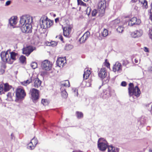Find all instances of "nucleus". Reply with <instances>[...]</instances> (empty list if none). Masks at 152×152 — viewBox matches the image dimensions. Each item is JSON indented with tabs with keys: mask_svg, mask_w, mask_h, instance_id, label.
<instances>
[{
	"mask_svg": "<svg viewBox=\"0 0 152 152\" xmlns=\"http://www.w3.org/2000/svg\"><path fill=\"white\" fill-rule=\"evenodd\" d=\"M32 22L33 19L31 16L29 15L22 16L20 21V26L21 27L22 32L26 33L31 32Z\"/></svg>",
	"mask_w": 152,
	"mask_h": 152,
	"instance_id": "f257e3e1",
	"label": "nucleus"
},
{
	"mask_svg": "<svg viewBox=\"0 0 152 152\" xmlns=\"http://www.w3.org/2000/svg\"><path fill=\"white\" fill-rule=\"evenodd\" d=\"M40 25L41 28L46 29L50 27L53 23V21L49 19L45 16H43L40 18Z\"/></svg>",
	"mask_w": 152,
	"mask_h": 152,
	"instance_id": "f03ea898",
	"label": "nucleus"
},
{
	"mask_svg": "<svg viewBox=\"0 0 152 152\" xmlns=\"http://www.w3.org/2000/svg\"><path fill=\"white\" fill-rule=\"evenodd\" d=\"M128 90L130 96L134 95L137 97H139L141 93L140 89L138 86H136L134 88L133 84L132 83H130L129 84Z\"/></svg>",
	"mask_w": 152,
	"mask_h": 152,
	"instance_id": "7ed1b4c3",
	"label": "nucleus"
},
{
	"mask_svg": "<svg viewBox=\"0 0 152 152\" xmlns=\"http://www.w3.org/2000/svg\"><path fill=\"white\" fill-rule=\"evenodd\" d=\"M26 96L24 90L21 88H18L16 90V99L15 101L17 102L19 100L23 99Z\"/></svg>",
	"mask_w": 152,
	"mask_h": 152,
	"instance_id": "20e7f679",
	"label": "nucleus"
},
{
	"mask_svg": "<svg viewBox=\"0 0 152 152\" xmlns=\"http://www.w3.org/2000/svg\"><path fill=\"white\" fill-rule=\"evenodd\" d=\"M98 146L99 149L102 151H105L109 146L107 142L103 138H99L98 141Z\"/></svg>",
	"mask_w": 152,
	"mask_h": 152,
	"instance_id": "39448f33",
	"label": "nucleus"
},
{
	"mask_svg": "<svg viewBox=\"0 0 152 152\" xmlns=\"http://www.w3.org/2000/svg\"><path fill=\"white\" fill-rule=\"evenodd\" d=\"M9 52V50H8L6 52H2L1 53L0 56L2 60L4 62H7L9 64H11L12 63L13 61H10L9 54L8 53Z\"/></svg>",
	"mask_w": 152,
	"mask_h": 152,
	"instance_id": "423d86ee",
	"label": "nucleus"
},
{
	"mask_svg": "<svg viewBox=\"0 0 152 152\" xmlns=\"http://www.w3.org/2000/svg\"><path fill=\"white\" fill-rule=\"evenodd\" d=\"M31 93V99L34 102L37 101L39 97V91L38 90L33 88L30 91Z\"/></svg>",
	"mask_w": 152,
	"mask_h": 152,
	"instance_id": "0eeeda50",
	"label": "nucleus"
},
{
	"mask_svg": "<svg viewBox=\"0 0 152 152\" xmlns=\"http://www.w3.org/2000/svg\"><path fill=\"white\" fill-rule=\"evenodd\" d=\"M99 11L101 13L103 14L104 13L106 7V1L105 0H101L98 4Z\"/></svg>",
	"mask_w": 152,
	"mask_h": 152,
	"instance_id": "6e6552de",
	"label": "nucleus"
},
{
	"mask_svg": "<svg viewBox=\"0 0 152 152\" xmlns=\"http://www.w3.org/2000/svg\"><path fill=\"white\" fill-rule=\"evenodd\" d=\"M42 67L44 70H49L52 68V64L50 61L45 60L42 63Z\"/></svg>",
	"mask_w": 152,
	"mask_h": 152,
	"instance_id": "1a4fd4ad",
	"label": "nucleus"
},
{
	"mask_svg": "<svg viewBox=\"0 0 152 152\" xmlns=\"http://www.w3.org/2000/svg\"><path fill=\"white\" fill-rule=\"evenodd\" d=\"M122 66L120 63L118 61L115 62L114 65L113 70L115 72H117V73H120L122 71Z\"/></svg>",
	"mask_w": 152,
	"mask_h": 152,
	"instance_id": "9d476101",
	"label": "nucleus"
},
{
	"mask_svg": "<svg viewBox=\"0 0 152 152\" xmlns=\"http://www.w3.org/2000/svg\"><path fill=\"white\" fill-rule=\"evenodd\" d=\"M107 73L106 69L102 68L100 70L98 73V76L102 80L104 79V80H107Z\"/></svg>",
	"mask_w": 152,
	"mask_h": 152,
	"instance_id": "9b49d317",
	"label": "nucleus"
},
{
	"mask_svg": "<svg viewBox=\"0 0 152 152\" xmlns=\"http://www.w3.org/2000/svg\"><path fill=\"white\" fill-rule=\"evenodd\" d=\"M36 48L35 47L29 46L23 48V54H25L26 56H28Z\"/></svg>",
	"mask_w": 152,
	"mask_h": 152,
	"instance_id": "f8f14e48",
	"label": "nucleus"
},
{
	"mask_svg": "<svg viewBox=\"0 0 152 152\" xmlns=\"http://www.w3.org/2000/svg\"><path fill=\"white\" fill-rule=\"evenodd\" d=\"M143 34L142 31L140 29H137L131 34V37L134 38H137L140 37Z\"/></svg>",
	"mask_w": 152,
	"mask_h": 152,
	"instance_id": "ddd939ff",
	"label": "nucleus"
},
{
	"mask_svg": "<svg viewBox=\"0 0 152 152\" xmlns=\"http://www.w3.org/2000/svg\"><path fill=\"white\" fill-rule=\"evenodd\" d=\"M141 23V20L139 19H137L136 17H133L132 18L129 23V25L132 26L134 25H139Z\"/></svg>",
	"mask_w": 152,
	"mask_h": 152,
	"instance_id": "4468645a",
	"label": "nucleus"
},
{
	"mask_svg": "<svg viewBox=\"0 0 152 152\" xmlns=\"http://www.w3.org/2000/svg\"><path fill=\"white\" fill-rule=\"evenodd\" d=\"M71 29L72 27L70 26L64 28L63 29L64 36L66 37H69L71 32Z\"/></svg>",
	"mask_w": 152,
	"mask_h": 152,
	"instance_id": "2eb2a0df",
	"label": "nucleus"
},
{
	"mask_svg": "<svg viewBox=\"0 0 152 152\" xmlns=\"http://www.w3.org/2000/svg\"><path fill=\"white\" fill-rule=\"evenodd\" d=\"M90 36L89 32L85 33L84 35L79 39V42L80 43H84Z\"/></svg>",
	"mask_w": 152,
	"mask_h": 152,
	"instance_id": "dca6fc26",
	"label": "nucleus"
},
{
	"mask_svg": "<svg viewBox=\"0 0 152 152\" xmlns=\"http://www.w3.org/2000/svg\"><path fill=\"white\" fill-rule=\"evenodd\" d=\"M33 81L34 86L35 88H38L41 86L42 82L38 78L34 79Z\"/></svg>",
	"mask_w": 152,
	"mask_h": 152,
	"instance_id": "f3484780",
	"label": "nucleus"
},
{
	"mask_svg": "<svg viewBox=\"0 0 152 152\" xmlns=\"http://www.w3.org/2000/svg\"><path fill=\"white\" fill-rule=\"evenodd\" d=\"M104 94L107 95V96H105V95H103L102 98L104 99H107L111 96L110 91L109 89H108L107 90H104L103 91Z\"/></svg>",
	"mask_w": 152,
	"mask_h": 152,
	"instance_id": "a211bd4d",
	"label": "nucleus"
},
{
	"mask_svg": "<svg viewBox=\"0 0 152 152\" xmlns=\"http://www.w3.org/2000/svg\"><path fill=\"white\" fill-rule=\"evenodd\" d=\"M61 96L64 98H66L68 96V94L67 93L65 88L62 87L61 88Z\"/></svg>",
	"mask_w": 152,
	"mask_h": 152,
	"instance_id": "6ab92c4d",
	"label": "nucleus"
},
{
	"mask_svg": "<svg viewBox=\"0 0 152 152\" xmlns=\"http://www.w3.org/2000/svg\"><path fill=\"white\" fill-rule=\"evenodd\" d=\"M91 71L87 69H85L84 73L83 75V78L84 79H87L88 77L91 74Z\"/></svg>",
	"mask_w": 152,
	"mask_h": 152,
	"instance_id": "aec40b11",
	"label": "nucleus"
},
{
	"mask_svg": "<svg viewBox=\"0 0 152 152\" xmlns=\"http://www.w3.org/2000/svg\"><path fill=\"white\" fill-rule=\"evenodd\" d=\"M9 23L11 26H14L17 23V18L12 17L9 20Z\"/></svg>",
	"mask_w": 152,
	"mask_h": 152,
	"instance_id": "412c9836",
	"label": "nucleus"
},
{
	"mask_svg": "<svg viewBox=\"0 0 152 152\" xmlns=\"http://www.w3.org/2000/svg\"><path fill=\"white\" fill-rule=\"evenodd\" d=\"M118 149L112 146H109L108 147V152H118Z\"/></svg>",
	"mask_w": 152,
	"mask_h": 152,
	"instance_id": "4be33fe9",
	"label": "nucleus"
},
{
	"mask_svg": "<svg viewBox=\"0 0 152 152\" xmlns=\"http://www.w3.org/2000/svg\"><path fill=\"white\" fill-rule=\"evenodd\" d=\"M56 65L60 67L61 66H63L64 64L63 59L61 58H58L56 61Z\"/></svg>",
	"mask_w": 152,
	"mask_h": 152,
	"instance_id": "5701e85b",
	"label": "nucleus"
},
{
	"mask_svg": "<svg viewBox=\"0 0 152 152\" xmlns=\"http://www.w3.org/2000/svg\"><path fill=\"white\" fill-rule=\"evenodd\" d=\"M3 93H4V91L6 92L9 91L11 88L12 86L8 85V83H5L4 84V86L3 87Z\"/></svg>",
	"mask_w": 152,
	"mask_h": 152,
	"instance_id": "b1692460",
	"label": "nucleus"
},
{
	"mask_svg": "<svg viewBox=\"0 0 152 152\" xmlns=\"http://www.w3.org/2000/svg\"><path fill=\"white\" fill-rule=\"evenodd\" d=\"M10 61H13L16 60L15 57L17 55V54L15 53L12 52H10Z\"/></svg>",
	"mask_w": 152,
	"mask_h": 152,
	"instance_id": "393cba45",
	"label": "nucleus"
},
{
	"mask_svg": "<svg viewBox=\"0 0 152 152\" xmlns=\"http://www.w3.org/2000/svg\"><path fill=\"white\" fill-rule=\"evenodd\" d=\"M69 82L68 80H65L61 85V88L62 87L64 88V87H69Z\"/></svg>",
	"mask_w": 152,
	"mask_h": 152,
	"instance_id": "a878e982",
	"label": "nucleus"
},
{
	"mask_svg": "<svg viewBox=\"0 0 152 152\" xmlns=\"http://www.w3.org/2000/svg\"><path fill=\"white\" fill-rule=\"evenodd\" d=\"M32 81V80L31 79L27 80L26 81H24L21 82V84L23 85L24 86H26L29 84Z\"/></svg>",
	"mask_w": 152,
	"mask_h": 152,
	"instance_id": "bb28decb",
	"label": "nucleus"
},
{
	"mask_svg": "<svg viewBox=\"0 0 152 152\" xmlns=\"http://www.w3.org/2000/svg\"><path fill=\"white\" fill-rule=\"evenodd\" d=\"M35 146H34L33 143L31 142L28 145L27 148L28 149L30 150H32L34 149L35 147Z\"/></svg>",
	"mask_w": 152,
	"mask_h": 152,
	"instance_id": "cd10ccee",
	"label": "nucleus"
},
{
	"mask_svg": "<svg viewBox=\"0 0 152 152\" xmlns=\"http://www.w3.org/2000/svg\"><path fill=\"white\" fill-rule=\"evenodd\" d=\"M73 48V46L72 45L69 44H66L65 47V49L66 50H69L72 49Z\"/></svg>",
	"mask_w": 152,
	"mask_h": 152,
	"instance_id": "c85d7f7f",
	"label": "nucleus"
},
{
	"mask_svg": "<svg viewBox=\"0 0 152 152\" xmlns=\"http://www.w3.org/2000/svg\"><path fill=\"white\" fill-rule=\"evenodd\" d=\"M141 3L143 4V6L144 8L146 9L148 8V2L146 0H144L141 2Z\"/></svg>",
	"mask_w": 152,
	"mask_h": 152,
	"instance_id": "c756f323",
	"label": "nucleus"
},
{
	"mask_svg": "<svg viewBox=\"0 0 152 152\" xmlns=\"http://www.w3.org/2000/svg\"><path fill=\"white\" fill-rule=\"evenodd\" d=\"M102 34L103 37H106L108 35V31L107 29L104 28Z\"/></svg>",
	"mask_w": 152,
	"mask_h": 152,
	"instance_id": "7c9ffc66",
	"label": "nucleus"
},
{
	"mask_svg": "<svg viewBox=\"0 0 152 152\" xmlns=\"http://www.w3.org/2000/svg\"><path fill=\"white\" fill-rule=\"evenodd\" d=\"M33 143L34 146H36L37 144L38 143V141L36 138H35L34 137L33 138L31 141Z\"/></svg>",
	"mask_w": 152,
	"mask_h": 152,
	"instance_id": "2f4dec72",
	"label": "nucleus"
},
{
	"mask_svg": "<svg viewBox=\"0 0 152 152\" xmlns=\"http://www.w3.org/2000/svg\"><path fill=\"white\" fill-rule=\"evenodd\" d=\"M76 114L77 118H82L83 116V114L82 112H76Z\"/></svg>",
	"mask_w": 152,
	"mask_h": 152,
	"instance_id": "473e14b6",
	"label": "nucleus"
},
{
	"mask_svg": "<svg viewBox=\"0 0 152 152\" xmlns=\"http://www.w3.org/2000/svg\"><path fill=\"white\" fill-rule=\"evenodd\" d=\"M19 59L21 63H24L26 61V58L25 56H22L20 57Z\"/></svg>",
	"mask_w": 152,
	"mask_h": 152,
	"instance_id": "72a5a7b5",
	"label": "nucleus"
},
{
	"mask_svg": "<svg viewBox=\"0 0 152 152\" xmlns=\"http://www.w3.org/2000/svg\"><path fill=\"white\" fill-rule=\"evenodd\" d=\"M31 67L33 69H35L37 67V65L36 62H33L31 65Z\"/></svg>",
	"mask_w": 152,
	"mask_h": 152,
	"instance_id": "f704fd0d",
	"label": "nucleus"
},
{
	"mask_svg": "<svg viewBox=\"0 0 152 152\" xmlns=\"http://www.w3.org/2000/svg\"><path fill=\"white\" fill-rule=\"evenodd\" d=\"M124 30V28L122 26H119L117 28V30L119 33L122 32Z\"/></svg>",
	"mask_w": 152,
	"mask_h": 152,
	"instance_id": "c9c22d12",
	"label": "nucleus"
},
{
	"mask_svg": "<svg viewBox=\"0 0 152 152\" xmlns=\"http://www.w3.org/2000/svg\"><path fill=\"white\" fill-rule=\"evenodd\" d=\"M42 103L44 106L47 105L48 104V102L47 100L45 99H42Z\"/></svg>",
	"mask_w": 152,
	"mask_h": 152,
	"instance_id": "e433bc0d",
	"label": "nucleus"
},
{
	"mask_svg": "<svg viewBox=\"0 0 152 152\" xmlns=\"http://www.w3.org/2000/svg\"><path fill=\"white\" fill-rule=\"evenodd\" d=\"M74 95L76 96H77L78 95V91L77 89L75 88L74 89L73 91Z\"/></svg>",
	"mask_w": 152,
	"mask_h": 152,
	"instance_id": "4c0bfd02",
	"label": "nucleus"
},
{
	"mask_svg": "<svg viewBox=\"0 0 152 152\" xmlns=\"http://www.w3.org/2000/svg\"><path fill=\"white\" fill-rule=\"evenodd\" d=\"M120 22V20L119 19H116L114 21H113V23H114V25H116L118 23H119Z\"/></svg>",
	"mask_w": 152,
	"mask_h": 152,
	"instance_id": "58836bf2",
	"label": "nucleus"
},
{
	"mask_svg": "<svg viewBox=\"0 0 152 152\" xmlns=\"http://www.w3.org/2000/svg\"><path fill=\"white\" fill-rule=\"evenodd\" d=\"M13 95V94L9 92L8 93L7 95L8 98L12 99V96Z\"/></svg>",
	"mask_w": 152,
	"mask_h": 152,
	"instance_id": "ea45409f",
	"label": "nucleus"
},
{
	"mask_svg": "<svg viewBox=\"0 0 152 152\" xmlns=\"http://www.w3.org/2000/svg\"><path fill=\"white\" fill-rule=\"evenodd\" d=\"M97 13V10H94L92 12V15L93 16H96Z\"/></svg>",
	"mask_w": 152,
	"mask_h": 152,
	"instance_id": "a19ab883",
	"label": "nucleus"
},
{
	"mask_svg": "<svg viewBox=\"0 0 152 152\" xmlns=\"http://www.w3.org/2000/svg\"><path fill=\"white\" fill-rule=\"evenodd\" d=\"M51 46L52 47H54L56 46L57 45V43L55 41H51Z\"/></svg>",
	"mask_w": 152,
	"mask_h": 152,
	"instance_id": "79ce46f5",
	"label": "nucleus"
},
{
	"mask_svg": "<svg viewBox=\"0 0 152 152\" xmlns=\"http://www.w3.org/2000/svg\"><path fill=\"white\" fill-rule=\"evenodd\" d=\"M3 93V86L2 84L0 85V95Z\"/></svg>",
	"mask_w": 152,
	"mask_h": 152,
	"instance_id": "37998d69",
	"label": "nucleus"
},
{
	"mask_svg": "<svg viewBox=\"0 0 152 152\" xmlns=\"http://www.w3.org/2000/svg\"><path fill=\"white\" fill-rule=\"evenodd\" d=\"M126 83L125 81H123L121 82V85L122 86H126Z\"/></svg>",
	"mask_w": 152,
	"mask_h": 152,
	"instance_id": "c03bdc74",
	"label": "nucleus"
},
{
	"mask_svg": "<svg viewBox=\"0 0 152 152\" xmlns=\"http://www.w3.org/2000/svg\"><path fill=\"white\" fill-rule=\"evenodd\" d=\"M128 61L127 60H123L122 62V64L123 65L126 66L127 64H128Z\"/></svg>",
	"mask_w": 152,
	"mask_h": 152,
	"instance_id": "a18cd8bd",
	"label": "nucleus"
},
{
	"mask_svg": "<svg viewBox=\"0 0 152 152\" xmlns=\"http://www.w3.org/2000/svg\"><path fill=\"white\" fill-rule=\"evenodd\" d=\"M91 8L90 7H88L87 9V13L89 15L90 12Z\"/></svg>",
	"mask_w": 152,
	"mask_h": 152,
	"instance_id": "49530a36",
	"label": "nucleus"
},
{
	"mask_svg": "<svg viewBox=\"0 0 152 152\" xmlns=\"http://www.w3.org/2000/svg\"><path fill=\"white\" fill-rule=\"evenodd\" d=\"M143 119V118H141L140 121V124H144L145 123V121L142 120V119Z\"/></svg>",
	"mask_w": 152,
	"mask_h": 152,
	"instance_id": "de8ad7c7",
	"label": "nucleus"
},
{
	"mask_svg": "<svg viewBox=\"0 0 152 152\" xmlns=\"http://www.w3.org/2000/svg\"><path fill=\"white\" fill-rule=\"evenodd\" d=\"M11 3V1H7L5 5L6 6H8Z\"/></svg>",
	"mask_w": 152,
	"mask_h": 152,
	"instance_id": "09e8293b",
	"label": "nucleus"
},
{
	"mask_svg": "<svg viewBox=\"0 0 152 152\" xmlns=\"http://www.w3.org/2000/svg\"><path fill=\"white\" fill-rule=\"evenodd\" d=\"M144 50L145 52H149V50H148V48L146 47H145L144 48Z\"/></svg>",
	"mask_w": 152,
	"mask_h": 152,
	"instance_id": "8fccbe9b",
	"label": "nucleus"
},
{
	"mask_svg": "<svg viewBox=\"0 0 152 152\" xmlns=\"http://www.w3.org/2000/svg\"><path fill=\"white\" fill-rule=\"evenodd\" d=\"M149 36L150 38L152 40V31L149 33Z\"/></svg>",
	"mask_w": 152,
	"mask_h": 152,
	"instance_id": "3c124183",
	"label": "nucleus"
},
{
	"mask_svg": "<svg viewBox=\"0 0 152 152\" xmlns=\"http://www.w3.org/2000/svg\"><path fill=\"white\" fill-rule=\"evenodd\" d=\"M77 3L79 5L80 4V3L84 4V3L81 0H77Z\"/></svg>",
	"mask_w": 152,
	"mask_h": 152,
	"instance_id": "603ef678",
	"label": "nucleus"
},
{
	"mask_svg": "<svg viewBox=\"0 0 152 152\" xmlns=\"http://www.w3.org/2000/svg\"><path fill=\"white\" fill-rule=\"evenodd\" d=\"M59 38L62 41H63V38L61 35H59Z\"/></svg>",
	"mask_w": 152,
	"mask_h": 152,
	"instance_id": "864d4df0",
	"label": "nucleus"
},
{
	"mask_svg": "<svg viewBox=\"0 0 152 152\" xmlns=\"http://www.w3.org/2000/svg\"><path fill=\"white\" fill-rule=\"evenodd\" d=\"M46 44L48 46H51V42H46Z\"/></svg>",
	"mask_w": 152,
	"mask_h": 152,
	"instance_id": "5fc2aeb1",
	"label": "nucleus"
},
{
	"mask_svg": "<svg viewBox=\"0 0 152 152\" xmlns=\"http://www.w3.org/2000/svg\"><path fill=\"white\" fill-rule=\"evenodd\" d=\"M134 61H135V63H137L139 62L138 60L137 59V58L135 59Z\"/></svg>",
	"mask_w": 152,
	"mask_h": 152,
	"instance_id": "6e6d98bb",
	"label": "nucleus"
},
{
	"mask_svg": "<svg viewBox=\"0 0 152 152\" xmlns=\"http://www.w3.org/2000/svg\"><path fill=\"white\" fill-rule=\"evenodd\" d=\"M59 21V18H57L55 19V21L56 23L57 22Z\"/></svg>",
	"mask_w": 152,
	"mask_h": 152,
	"instance_id": "4d7b16f0",
	"label": "nucleus"
},
{
	"mask_svg": "<svg viewBox=\"0 0 152 152\" xmlns=\"http://www.w3.org/2000/svg\"><path fill=\"white\" fill-rule=\"evenodd\" d=\"M110 65V64L109 63H108L106 64V66L107 67H109Z\"/></svg>",
	"mask_w": 152,
	"mask_h": 152,
	"instance_id": "13d9d810",
	"label": "nucleus"
},
{
	"mask_svg": "<svg viewBox=\"0 0 152 152\" xmlns=\"http://www.w3.org/2000/svg\"><path fill=\"white\" fill-rule=\"evenodd\" d=\"M137 0H132L131 2L132 3L135 2L137 1Z\"/></svg>",
	"mask_w": 152,
	"mask_h": 152,
	"instance_id": "bf43d9fd",
	"label": "nucleus"
},
{
	"mask_svg": "<svg viewBox=\"0 0 152 152\" xmlns=\"http://www.w3.org/2000/svg\"><path fill=\"white\" fill-rule=\"evenodd\" d=\"M80 5H84L85 4H85V3H84V4L83 3H80Z\"/></svg>",
	"mask_w": 152,
	"mask_h": 152,
	"instance_id": "052dcab7",
	"label": "nucleus"
},
{
	"mask_svg": "<svg viewBox=\"0 0 152 152\" xmlns=\"http://www.w3.org/2000/svg\"><path fill=\"white\" fill-rule=\"evenodd\" d=\"M151 112L152 113V105L151 106Z\"/></svg>",
	"mask_w": 152,
	"mask_h": 152,
	"instance_id": "680f3d73",
	"label": "nucleus"
},
{
	"mask_svg": "<svg viewBox=\"0 0 152 152\" xmlns=\"http://www.w3.org/2000/svg\"><path fill=\"white\" fill-rule=\"evenodd\" d=\"M46 72H43L42 73V74L43 73V74H46Z\"/></svg>",
	"mask_w": 152,
	"mask_h": 152,
	"instance_id": "e2e57ef3",
	"label": "nucleus"
},
{
	"mask_svg": "<svg viewBox=\"0 0 152 152\" xmlns=\"http://www.w3.org/2000/svg\"><path fill=\"white\" fill-rule=\"evenodd\" d=\"M149 151L150 152H152V149H149Z\"/></svg>",
	"mask_w": 152,
	"mask_h": 152,
	"instance_id": "0e129e2a",
	"label": "nucleus"
},
{
	"mask_svg": "<svg viewBox=\"0 0 152 152\" xmlns=\"http://www.w3.org/2000/svg\"><path fill=\"white\" fill-rule=\"evenodd\" d=\"M77 152H83L80 151H77Z\"/></svg>",
	"mask_w": 152,
	"mask_h": 152,
	"instance_id": "69168bd1",
	"label": "nucleus"
},
{
	"mask_svg": "<svg viewBox=\"0 0 152 152\" xmlns=\"http://www.w3.org/2000/svg\"><path fill=\"white\" fill-rule=\"evenodd\" d=\"M103 95H105V96H107V95H106V94H104Z\"/></svg>",
	"mask_w": 152,
	"mask_h": 152,
	"instance_id": "338daca9",
	"label": "nucleus"
}]
</instances>
